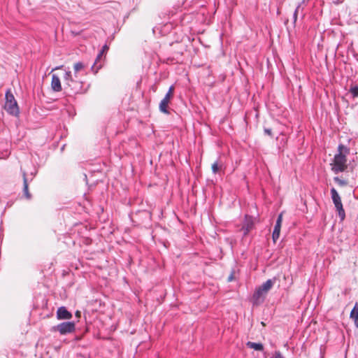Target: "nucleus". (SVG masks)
Instances as JSON below:
<instances>
[{"mask_svg": "<svg viewBox=\"0 0 358 358\" xmlns=\"http://www.w3.org/2000/svg\"><path fill=\"white\" fill-rule=\"evenodd\" d=\"M349 92L352 94L353 97H358V86L357 85L351 87Z\"/></svg>", "mask_w": 358, "mask_h": 358, "instance_id": "aec40b11", "label": "nucleus"}, {"mask_svg": "<svg viewBox=\"0 0 358 358\" xmlns=\"http://www.w3.org/2000/svg\"><path fill=\"white\" fill-rule=\"evenodd\" d=\"M298 13L296 11L294 10L293 14V24H295L297 20Z\"/></svg>", "mask_w": 358, "mask_h": 358, "instance_id": "b1692460", "label": "nucleus"}, {"mask_svg": "<svg viewBox=\"0 0 358 358\" xmlns=\"http://www.w3.org/2000/svg\"><path fill=\"white\" fill-rule=\"evenodd\" d=\"M331 196L341 221L344 220L345 213L343 207L341 199L336 189L334 187L331 189Z\"/></svg>", "mask_w": 358, "mask_h": 358, "instance_id": "20e7f679", "label": "nucleus"}, {"mask_svg": "<svg viewBox=\"0 0 358 358\" xmlns=\"http://www.w3.org/2000/svg\"><path fill=\"white\" fill-rule=\"evenodd\" d=\"M350 317L354 320L356 327H358V303L356 302L350 312Z\"/></svg>", "mask_w": 358, "mask_h": 358, "instance_id": "ddd939ff", "label": "nucleus"}, {"mask_svg": "<svg viewBox=\"0 0 358 358\" xmlns=\"http://www.w3.org/2000/svg\"><path fill=\"white\" fill-rule=\"evenodd\" d=\"M109 49L107 44L103 45L101 50L96 56V58L91 67V71L96 74L99 69H101L104 64V58L103 57V54L106 53Z\"/></svg>", "mask_w": 358, "mask_h": 358, "instance_id": "39448f33", "label": "nucleus"}, {"mask_svg": "<svg viewBox=\"0 0 358 358\" xmlns=\"http://www.w3.org/2000/svg\"><path fill=\"white\" fill-rule=\"evenodd\" d=\"M246 345L248 348L254 349L255 350H257V351H262L264 350V346L260 343H255V342L248 341L246 343Z\"/></svg>", "mask_w": 358, "mask_h": 358, "instance_id": "2eb2a0df", "label": "nucleus"}, {"mask_svg": "<svg viewBox=\"0 0 358 358\" xmlns=\"http://www.w3.org/2000/svg\"><path fill=\"white\" fill-rule=\"evenodd\" d=\"M270 358H285L280 351H275Z\"/></svg>", "mask_w": 358, "mask_h": 358, "instance_id": "4be33fe9", "label": "nucleus"}, {"mask_svg": "<svg viewBox=\"0 0 358 358\" xmlns=\"http://www.w3.org/2000/svg\"><path fill=\"white\" fill-rule=\"evenodd\" d=\"M357 189H358V187H357Z\"/></svg>", "mask_w": 358, "mask_h": 358, "instance_id": "bb28decb", "label": "nucleus"}, {"mask_svg": "<svg viewBox=\"0 0 358 358\" xmlns=\"http://www.w3.org/2000/svg\"><path fill=\"white\" fill-rule=\"evenodd\" d=\"M57 317L59 320H69L72 317V315L66 307L61 306L57 310Z\"/></svg>", "mask_w": 358, "mask_h": 358, "instance_id": "9d476101", "label": "nucleus"}, {"mask_svg": "<svg viewBox=\"0 0 358 358\" xmlns=\"http://www.w3.org/2000/svg\"><path fill=\"white\" fill-rule=\"evenodd\" d=\"M80 315V313L79 311H77V312H76V315H77V316H79Z\"/></svg>", "mask_w": 358, "mask_h": 358, "instance_id": "393cba45", "label": "nucleus"}, {"mask_svg": "<svg viewBox=\"0 0 358 358\" xmlns=\"http://www.w3.org/2000/svg\"><path fill=\"white\" fill-rule=\"evenodd\" d=\"M4 109L6 112L13 116H18L20 113L17 103L10 89L7 90L5 94Z\"/></svg>", "mask_w": 358, "mask_h": 358, "instance_id": "7ed1b4c3", "label": "nucleus"}, {"mask_svg": "<svg viewBox=\"0 0 358 358\" xmlns=\"http://www.w3.org/2000/svg\"><path fill=\"white\" fill-rule=\"evenodd\" d=\"M173 92H174V87L173 85H171L169 87L168 92H166V94H165L164 98H165L168 100H171V99L173 97Z\"/></svg>", "mask_w": 358, "mask_h": 358, "instance_id": "a211bd4d", "label": "nucleus"}, {"mask_svg": "<svg viewBox=\"0 0 358 358\" xmlns=\"http://www.w3.org/2000/svg\"><path fill=\"white\" fill-rule=\"evenodd\" d=\"M23 185H24L23 192H24V194L25 197L28 199H31V194L28 190V182H27V178L26 177L25 172H23Z\"/></svg>", "mask_w": 358, "mask_h": 358, "instance_id": "4468645a", "label": "nucleus"}, {"mask_svg": "<svg viewBox=\"0 0 358 358\" xmlns=\"http://www.w3.org/2000/svg\"><path fill=\"white\" fill-rule=\"evenodd\" d=\"M63 78L64 84L66 86L69 85L74 80L72 76L71 71L69 70L65 71Z\"/></svg>", "mask_w": 358, "mask_h": 358, "instance_id": "dca6fc26", "label": "nucleus"}, {"mask_svg": "<svg viewBox=\"0 0 358 358\" xmlns=\"http://www.w3.org/2000/svg\"><path fill=\"white\" fill-rule=\"evenodd\" d=\"M221 166H222L219 164L217 161L215 162L211 166L213 173L215 174L217 173L219 171Z\"/></svg>", "mask_w": 358, "mask_h": 358, "instance_id": "6ab92c4d", "label": "nucleus"}, {"mask_svg": "<svg viewBox=\"0 0 358 358\" xmlns=\"http://www.w3.org/2000/svg\"><path fill=\"white\" fill-rule=\"evenodd\" d=\"M169 102H170V100L163 98L159 105V111L162 112V113L169 115L170 114V110H169Z\"/></svg>", "mask_w": 358, "mask_h": 358, "instance_id": "f8f14e48", "label": "nucleus"}, {"mask_svg": "<svg viewBox=\"0 0 358 358\" xmlns=\"http://www.w3.org/2000/svg\"><path fill=\"white\" fill-rule=\"evenodd\" d=\"M334 180L340 186H345L347 185V182L345 180L340 179L338 177H335Z\"/></svg>", "mask_w": 358, "mask_h": 358, "instance_id": "412c9836", "label": "nucleus"}, {"mask_svg": "<svg viewBox=\"0 0 358 358\" xmlns=\"http://www.w3.org/2000/svg\"><path fill=\"white\" fill-rule=\"evenodd\" d=\"M282 222V213H280L276 220V222L272 234V239L274 243H276L280 237V229Z\"/></svg>", "mask_w": 358, "mask_h": 358, "instance_id": "1a4fd4ad", "label": "nucleus"}, {"mask_svg": "<svg viewBox=\"0 0 358 358\" xmlns=\"http://www.w3.org/2000/svg\"><path fill=\"white\" fill-rule=\"evenodd\" d=\"M264 132L265 134H266L268 136H273L272 130L270 128H264Z\"/></svg>", "mask_w": 358, "mask_h": 358, "instance_id": "5701e85b", "label": "nucleus"}, {"mask_svg": "<svg viewBox=\"0 0 358 358\" xmlns=\"http://www.w3.org/2000/svg\"><path fill=\"white\" fill-rule=\"evenodd\" d=\"M83 83L79 80H73L69 85L67 88L72 94H80L84 92L83 89Z\"/></svg>", "mask_w": 358, "mask_h": 358, "instance_id": "6e6552de", "label": "nucleus"}, {"mask_svg": "<svg viewBox=\"0 0 358 358\" xmlns=\"http://www.w3.org/2000/svg\"><path fill=\"white\" fill-rule=\"evenodd\" d=\"M232 278H233V277H232V275H230V276L229 277V281H230V280H231Z\"/></svg>", "mask_w": 358, "mask_h": 358, "instance_id": "a878e982", "label": "nucleus"}, {"mask_svg": "<svg viewBox=\"0 0 358 358\" xmlns=\"http://www.w3.org/2000/svg\"><path fill=\"white\" fill-rule=\"evenodd\" d=\"M85 68V65L83 62H79L74 64L73 70L75 77H77V73Z\"/></svg>", "mask_w": 358, "mask_h": 358, "instance_id": "f3484780", "label": "nucleus"}, {"mask_svg": "<svg viewBox=\"0 0 358 358\" xmlns=\"http://www.w3.org/2000/svg\"><path fill=\"white\" fill-rule=\"evenodd\" d=\"M254 220L252 216L245 215L241 230L243 231V236H246L249 232L254 228Z\"/></svg>", "mask_w": 358, "mask_h": 358, "instance_id": "0eeeda50", "label": "nucleus"}, {"mask_svg": "<svg viewBox=\"0 0 358 358\" xmlns=\"http://www.w3.org/2000/svg\"><path fill=\"white\" fill-rule=\"evenodd\" d=\"M338 150V153L335 155L334 162L331 164V170L334 173L343 172L347 168L346 155L349 153V149L343 144H340Z\"/></svg>", "mask_w": 358, "mask_h": 358, "instance_id": "f257e3e1", "label": "nucleus"}, {"mask_svg": "<svg viewBox=\"0 0 358 358\" xmlns=\"http://www.w3.org/2000/svg\"><path fill=\"white\" fill-rule=\"evenodd\" d=\"M275 280V278L268 279L255 289L252 297L253 305L257 306L263 303L266 294L274 285Z\"/></svg>", "mask_w": 358, "mask_h": 358, "instance_id": "f03ea898", "label": "nucleus"}, {"mask_svg": "<svg viewBox=\"0 0 358 358\" xmlns=\"http://www.w3.org/2000/svg\"><path fill=\"white\" fill-rule=\"evenodd\" d=\"M51 87L54 92H60L62 90L60 79L56 74L52 75Z\"/></svg>", "mask_w": 358, "mask_h": 358, "instance_id": "9b49d317", "label": "nucleus"}, {"mask_svg": "<svg viewBox=\"0 0 358 358\" xmlns=\"http://www.w3.org/2000/svg\"><path fill=\"white\" fill-rule=\"evenodd\" d=\"M53 331H57L62 335H65L75 331V323L73 322H62L52 327Z\"/></svg>", "mask_w": 358, "mask_h": 358, "instance_id": "423d86ee", "label": "nucleus"}]
</instances>
